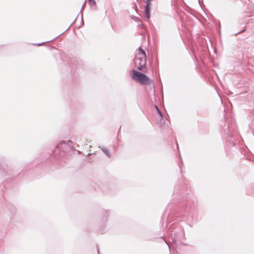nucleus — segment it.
I'll return each mask as SVG.
<instances>
[{
    "instance_id": "1",
    "label": "nucleus",
    "mask_w": 254,
    "mask_h": 254,
    "mask_svg": "<svg viewBox=\"0 0 254 254\" xmlns=\"http://www.w3.org/2000/svg\"><path fill=\"white\" fill-rule=\"evenodd\" d=\"M146 63L145 53L143 49L139 48L138 49V52L137 53L134 60L135 65L138 70H142L145 67Z\"/></svg>"
},
{
    "instance_id": "2",
    "label": "nucleus",
    "mask_w": 254,
    "mask_h": 254,
    "mask_svg": "<svg viewBox=\"0 0 254 254\" xmlns=\"http://www.w3.org/2000/svg\"><path fill=\"white\" fill-rule=\"evenodd\" d=\"M131 77L132 80L141 84H149L151 82V80L147 76L135 70L131 71Z\"/></svg>"
},
{
    "instance_id": "3",
    "label": "nucleus",
    "mask_w": 254,
    "mask_h": 254,
    "mask_svg": "<svg viewBox=\"0 0 254 254\" xmlns=\"http://www.w3.org/2000/svg\"><path fill=\"white\" fill-rule=\"evenodd\" d=\"M150 8L145 7V14L146 17L148 19L150 17Z\"/></svg>"
},
{
    "instance_id": "4",
    "label": "nucleus",
    "mask_w": 254,
    "mask_h": 254,
    "mask_svg": "<svg viewBox=\"0 0 254 254\" xmlns=\"http://www.w3.org/2000/svg\"><path fill=\"white\" fill-rule=\"evenodd\" d=\"M151 1L152 0H147V1H146V5L145 6V7H148V8H150V6L151 5Z\"/></svg>"
},
{
    "instance_id": "5",
    "label": "nucleus",
    "mask_w": 254,
    "mask_h": 254,
    "mask_svg": "<svg viewBox=\"0 0 254 254\" xmlns=\"http://www.w3.org/2000/svg\"><path fill=\"white\" fill-rule=\"evenodd\" d=\"M155 109H156V110H157L158 113L159 114V116L161 117H163V114L161 113V112L159 110V108H158L157 106H155Z\"/></svg>"
},
{
    "instance_id": "6",
    "label": "nucleus",
    "mask_w": 254,
    "mask_h": 254,
    "mask_svg": "<svg viewBox=\"0 0 254 254\" xmlns=\"http://www.w3.org/2000/svg\"><path fill=\"white\" fill-rule=\"evenodd\" d=\"M88 1L90 3V4H92L93 5H95L96 3L94 0H88Z\"/></svg>"
},
{
    "instance_id": "7",
    "label": "nucleus",
    "mask_w": 254,
    "mask_h": 254,
    "mask_svg": "<svg viewBox=\"0 0 254 254\" xmlns=\"http://www.w3.org/2000/svg\"><path fill=\"white\" fill-rule=\"evenodd\" d=\"M104 152L109 157H110V155H109L108 151L105 150V151H104Z\"/></svg>"
}]
</instances>
